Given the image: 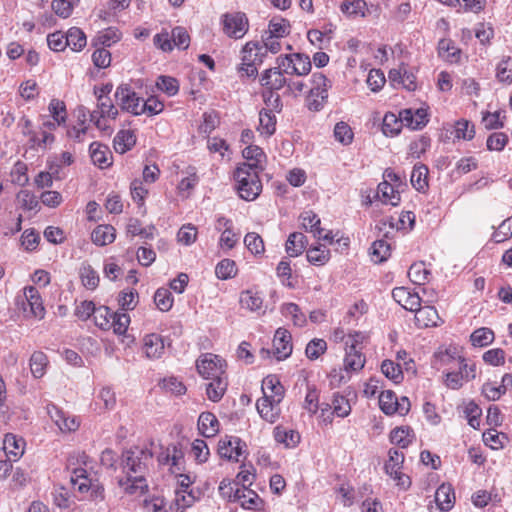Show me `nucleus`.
Returning <instances> with one entry per match:
<instances>
[{
  "label": "nucleus",
  "instance_id": "nucleus-38",
  "mask_svg": "<svg viewBox=\"0 0 512 512\" xmlns=\"http://www.w3.org/2000/svg\"><path fill=\"white\" fill-rule=\"evenodd\" d=\"M274 438L278 443L285 444L286 447H294L298 444L300 435L293 430H285L278 426L274 429Z\"/></svg>",
  "mask_w": 512,
  "mask_h": 512
},
{
  "label": "nucleus",
  "instance_id": "nucleus-35",
  "mask_svg": "<svg viewBox=\"0 0 512 512\" xmlns=\"http://www.w3.org/2000/svg\"><path fill=\"white\" fill-rule=\"evenodd\" d=\"M65 36L67 46H69L73 51H81L86 46V36L78 27L70 28Z\"/></svg>",
  "mask_w": 512,
  "mask_h": 512
},
{
  "label": "nucleus",
  "instance_id": "nucleus-26",
  "mask_svg": "<svg viewBox=\"0 0 512 512\" xmlns=\"http://www.w3.org/2000/svg\"><path fill=\"white\" fill-rule=\"evenodd\" d=\"M3 450L7 456L15 459L21 457L24 453V440L17 438L14 434H6L3 440Z\"/></svg>",
  "mask_w": 512,
  "mask_h": 512
},
{
  "label": "nucleus",
  "instance_id": "nucleus-31",
  "mask_svg": "<svg viewBox=\"0 0 512 512\" xmlns=\"http://www.w3.org/2000/svg\"><path fill=\"white\" fill-rule=\"evenodd\" d=\"M239 302L242 308L252 312L261 309L263 305L262 297L252 290L241 292Z\"/></svg>",
  "mask_w": 512,
  "mask_h": 512
},
{
  "label": "nucleus",
  "instance_id": "nucleus-29",
  "mask_svg": "<svg viewBox=\"0 0 512 512\" xmlns=\"http://www.w3.org/2000/svg\"><path fill=\"white\" fill-rule=\"evenodd\" d=\"M306 236L301 232H294L289 235L286 242V252L291 257L299 256L306 248Z\"/></svg>",
  "mask_w": 512,
  "mask_h": 512
},
{
  "label": "nucleus",
  "instance_id": "nucleus-32",
  "mask_svg": "<svg viewBox=\"0 0 512 512\" xmlns=\"http://www.w3.org/2000/svg\"><path fill=\"white\" fill-rule=\"evenodd\" d=\"M439 55L449 61V62H458L460 59V49H458L454 42L450 39H442L438 44Z\"/></svg>",
  "mask_w": 512,
  "mask_h": 512
},
{
  "label": "nucleus",
  "instance_id": "nucleus-60",
  "mask_svg": "<svg viewBox=\"0 0 512 512\" xmlns=\"http://www.w3.org/2000/svg\"><path fill=\"white\" fill-rule=\"evenodd\" d=\"M455 138L463 140H471L474 137V125L469 121L461 119L455 123Z\"/></svg>",
  "mask_w": 512,
  "mask_h": 512
},
{
  "label": "nucleus",
  "instance_id": "nucleus-40",
  "mask_svg": "<svg viewBox=\"0 0 512 512\" xmlns=\"http://www.w3.org/2000/svg\"><path fill=\"white\" fill-rule=\"evenodd\" d=\"M290 33V24L286 19L273 18L269 22L268 31L265 34H269L275 37H285Z\"/></svg>",
  "mask_w": 512,
  "mask_h": 512
},
{
  "label": "nucleus",
  "instance_id": "nucleus-18",
  "mask_svg": "<svg viewBox=\"0 0 512 512\" xmlns=\"http://www.w3.org/2000/svg\"><path fill=\"white\" fill-rule=\"evenodd\" d=\"M89 150L91 160L95 165L101 169L111 165L112 154L108 146L99 142H93L90 144Z\"/></svg>",
  "mask_w": 512,
  "mask_h": 512
},
{
  "label": "nucleus",
  "instance_id": "nucleus-34",
  "mask_svg": "<svg viewBox=\"0 0 512 512\" xmlns=\"http://www.w3.org/2000/svg\"><path fill=\"white\" fill-rule=\"evenodd\" d=\"M48 358L42 351H35L30 357V370L35 378H41L46 372Z\"/></svg>",
  "mask_w": 512,
  "mask_h": 512
},
{
  "label": "nucleus",
  "instance_id": "nucleus-61",
  "mask_svg": "<svg viewBox=\"0 0 512 512\" xmlns=\"http://www.w3.org/2000/svg\"><path fill=\"white\" fill-rule=\"evenodd\" d=\"M97 98V108L100 110V116L107 117L110 119H116L118 115V110L112 104L111 100L108 97H104L103 95H98Z\"/></svg>",
  "mask_w": 512,
  "mask_h": 512
},
{
  "label": "nucleus",
  "instance_id": "nucleus-53",
  "mask_svg": "<svg viewBox=\"0 0 512 512\" xmlns=\"http://www.w3.org/2000/svg\"><path fill=\"white\" fill-rule=\"evenodd\" d=\"M335 139L343 145L352 143L354 134L351 127L345 122H338L334 127Z\"/></svg>",
  "mask_w": 512,
  "mask_h": 512
},
{
  "label": "nucleus",
  "instance_id": "nucleus-4",
  "mask_svg": "<svg viewBox=\"0 0 512 512\" xmlns=\"http://www.w3.org/2000/svg\"><path fill=\"white\" fill-rule=\"evenodd\" d=\"M198 373L204 379H212L226 375V362L218 355L205 353L196 362Z\"/></svg>",
  "mask_w": 512,
  "mask_h": 512
},
{
  "label": "nucleus",
  "instance_id": "nucleus-47",
  "mask_svg": "<svg viewBox=\"0 0 512 512\" xmlns=\"http://www.w3.org/2000/svg\"><path fill=\"white\" fill-rule=\"evenodd\" d=\"M281 311L285 317H291L296 326L302 327L306 322L305 315L300 311L299 306L295 303L284 304Z\"/></svg>",
  "mask_w": 512,
  "mask_h": 512
},
{
  "label": "nucleus",
  "instance_id": "nucleus-44",
  "mask_svg": "<svg viewBox=\"0 0 512 512\" xmlns=\"http://www.w3.org/2000/svg\"><path fill=\"white\" fill-rule=\"evenodd\" d=\"M382 373L394 383H400L403 379V373L399 364L392 360H384L381 364Z\"/></svg>",
  "mask_w": 512,
  "mask_h": 512
},
{
  "label": "nucleus",
  "instance_id": "nucleus-49",
  "mask_svg": "<svg viewBox=\"0 0 512 512\" xmlns=\"http://www.w3.org/2000/svg\"><path fill=\"white\" fill-rule=\"evenodd\" d=\"M154 302L159 310L163 312L169 311L173 305L171 292L166 288L157 289L154 295Z\"/></svg>",
  "mask_w": 512,
  "mask_h": 512
},
{
  "label": "nucleus",
  "instance_id": "nucleus-25",
  "mask_svg": "<svg viewBox=\"0 0 512 512\" xmlns=\"http://www.w3.org/2000/svg\"><path fill=\"white\" fill-rule=\"evenodd\" d=\"M113 144L116 152L124 154L136 144V136L131 130H121L116 134Z\"/></svg>",
  "mask_w": 512,
  "mask_h": 512
},
{
  "label": "nucleus",
  "instance_id": "nucleus-19",
  "mask_svg": "<svg viewBox=\"0 0 512 512\" xmlns=\"http://www.w3.org/2000/svg\"><path fill=\"white\" fill-rule=\"evenodd\" d=\"M287 80L284 77V73L276 66L265 70L261 77V85L267 87L270 90H280L287 85Z\"/></svg>",
  "mask_w": 512,
  "mask_h": 512
},
{
  "label": "nucleus",
  "instance_id": "nucleus-58",
  "mask_svg": "<svg viewBox=\"0 0 512 512\" xmlns=\"http://www.w3.org/2000/svg\"><path fill=\"white\" fill-rule=\"evenodd\" d=\"M171 38L173 47H177L179 49H187L190 44V36L187 30L183 27L177 26L171 31Z\"/></svg>",
  "mask_w": 512,
  "mask_h": 512
},
{
  "label": "nucleus",
  "instance_id": "nucleus-59",
  "mask_svg": "<svg viewBox=\"0 0 512 512\" xmlns=\"http://www.w3.org/2000/svg\"><path fill=\"white\" fill-rule=\"evenodd\" d=\"M327 349V343L323 339L311 340L305 349L306 356L310 360L318 359Z\"/></svg>",
  "mask_w": 512,
  "mask_h": 512
},
{
  "label": "nucleus",
  "instance_id": "nucleus-5",
  "mask_svg": "<svg viewBox=\"0 0 512 512\" xmlns=\"http://www.w3.org/2000/svg\"><path fill=\"white\" fill-rule=\"evenodd\" d=\"M16 305L22 307L24 312H27L33 317L42 319L45 315V308L38 290L29 286L24 289L23 295L16 298Z\"/></svg>",
  "mask_w": 512,
  "mask_h": 512
},
{
  "label": "nucleus",
  "instance_id": "nucleus-1",
  "mask_svg": "<svg viewBox=\"0 0 512 512\" xmlns=\"http://www.w3.org/2000/svg\"><path fill=\"white\" fill-rule=\"evenodd\" d=\"M153 454L147 448L133 447L122 454L123 470L127 473L125 478L118 480V485L129 495H142L148 488L145 474Z\"/></svg>",
  "mask_w": 512,
  "mask_h": 512
},
{
  "label": "nucleus",
  "instance_id": "nucleus-13",
  "mask_svg": "<svg viewBox=\"0 0 512 512\" xmlns=\"http://www.w3.org/2000/svg\"><path fill=\"white\" fill-rule=\"evenodd\" d=\"M280 403L281 402H274V399H269V397H261L256 402V408L263 420L273 424L280 417Z\"/></svg>",
  "mask_w": 512,
  "mask_h": 512
},
{
  "label": "nucleus",
  "instance_id": "nucleus-33",
  "mask_svg": "<svg viewBox=\"0 0 512 512\" xmlns=\"http://www.w3.org/2000/svg\"><path fill=\"white\" fill-rule=\"evenodd\" d=\"M276 130V116L267 110H262L259 113V126L258 131L267 137L271 136Z\"/></svg>",
  "mask_w": 512,
  "mask_h": 512
},
{
  "label": "nucleus",
  "instance_id": "nucleus-51",
  "mask_svg": "<svg viewBox=\"0 0 512 512\" xmlns=\"http://www.w3.org/2000/svg\"><path fill=\"white\" fill-rule=\"evenodd\" d=\"M113 313L109 307L101 306L95 309L94 320L98 327L103 330L111 329L110 322L112 320Z\"/></svg>",
  "mask_w": 512,
  "mask_h": 512
},
{
  "label": "nucleus",
  "instance_id": "nucleus-42",
  "mask_svg": "<svg viewBox=\"0 0 512 512\" xmlns=\"http://www.w3.org/2000/svg\"><path fill=\"white\" fill-rule=\"evenodd\" d=\"M430 271L423 262L414 263L410 266L408 276L410 280L417 285H422L428 280Z\"/></svg>",
  "mask_w": 512,
  "mask_h": 512
},
{
  "label": "nucleus",
  "instance_id": "nucleus-63",
  "mask_svg": "<svg viewBox=\"0 0 512 512\" xmlns=\"http://www.w3.org/2000/svg\"><path fill=\"white\" fill-rule=\"evenodd\" d=\"M464 413L468 424L472 428L477 429L480 425V416L482 414L480 407L474 402H469L464 409Z\"/></svg>",
  "mask_w": 512,
  "mask_h": 512
},
{
  "label": "nucleus",
  "instance_id": "nucleus-46",
  "mask_svg": "<svg viewBox=\"0 0 512 512\" xmlns=\"http://www.w3.org/2000/svg\"><path fill=\"white\" fill-rule=\"evenodd\" d=\"M197 500L193 490L187 491L184 493L183 491L175 492V506L177 512H185V509L193 506L195 501Z\"/></svg>",
  "mask_w": 512,
  "mask_h": 512
},
{
  "label": "nucleus",
  "instance_id": "nucleus-43",
  "mask_svg": "<svg viewBox=\"0 0 512 512\" xmlns=\"http://www.w3.org/2000/svg\"><path fill=\"white\" fill-rule=\"evenodd\" d=\"M427 174L428 169L424 165L415 166L411 173V184L412 186L418 190L423 191L427 186Z\"/></svg>",
  "mask_w": 512,
  "mask_h": 512
},
{
  "label": "nucleus",
  "instance_id": "nucleus-8",
  "mask_svg": "<svg viewBox=\"0 0 512 512\" xmlns=\"http://www.w3.org/2000/svg\"><path fill=\"white\" fill-rule=\"evenodd\" d=\"M223 30L229 37L239 39L248 31V20L245 14L236 12L225 14L223 19Z\"/></svg>",
  "mask_w": 512,
  "mask_h": 512
},
{
  "label": "nucleus",
  "instance_id": "nucleus-50",
  "mask_svg": "<svg viewBox=\"0 0 512 512\" xmlns=\"http://www.w3.org/2000/svg\"><path fill=\"white\" fill-rule=\"evenodd\" d=\"M80 277L82 284L87 289L94 290L99 284V276L90 265L82 266L80 269Z\"/></svg>",
  "mask_w": 512,
  "mask_h": 512
},
{
  "label": "nucleus",
  "instance_id": "nucleus-54",
  "mask_svg": "<svg viewBox=\"0 0 512 512\" xmlns=\"http://www.w3.org/2000/svg\"><path fill=\"white\" fill-rule=\"evenodd\" d=\"M129 323L130 317L127 313L114 312L110 325L114 333L118 335H123L127 331Z\"/></svg>",
  "mask_w": 512,
  "mask_h": 512
},
{
  "label": "nucleus",
  "instance_id": "nucleus-17",
  "mask_svg": "<svg viewBox=\"0 0 512 512\" xmlns=\"http://www.w3.org/2000/svg\"><path fill=\"white\" fill-rule=\"evenodd\" d=\"M261 390L263 397L274 399V402H281L284 398V387L275 375H268L263 379Z\"/></svg>",
  "mask_w": 512,
  "mask_h": 512
},
{
  "label": "nucleus",
  "instance_id": "nucleus-9",
  "mask_svg": "<svg viewBox=\"0 0 512 512\" xmlns=\"http://www.w3.org/2000/svg\"><path fill=\"white\" fill-rule=\"evenodd\" d=\"M404 461V455L398 450L391 449L389 451V459L385 463V471L394 479H398V485L405 487L409 486L410 481L407 476L401 474L400 469Z\"/></svg>",
  "mask_w": 512,
  "mask_h": 512
},
{
  "label": "nucleus",
  "instance_id": "nucleus-23",
  "mask_svg": "<svg viewBox=\"0 0 512 512\" xmlns=\"http://www.w3.org/2000/svg\"><path fill=\"white\" fill-rule=\"evenodd\" d=\"M401 122H405L413 130L422 128L427 123V113L423 109L413 112L411 109L403 110L400 113Z\"/></svg>",
  "mask_w": 512,
  "mask_h": 512
},
{
  "label": "nucleus",
  "instance_id": "nucleus-55",
  "mask_svg": "<svg viewBox=\"0 0 512 512\" xmlns=\"http://www.w3.org/2000/svg\"><path fill=\"white\" fill-rule=\"evenodd\" d=\"M243 157L247 160L254 161L253 163H246L247 165H255V170H263L261 166L262 160L265 157L263 150L258 146H248L243 150Z\"/></svg>",
  "mask_w": 512,
  "mask_h": 512
},
{
  "label": "nucleus",
  "instance_id": "nucleus-2",
  "mask_svg": "<svg viewBox=\"0 0 512 512\" xmlns=\"http://www.w3.org/2000/svg\"><path fill=\"white\" fill-rule=\"evenodd\" d=\"M234 177L237 183L239 196L246 201L255 200L262 191L259 171L255 165L240 164L235 170Z\"/></svg>",
  "mask_w": 512,
  "mask_h": 512
},
{
  "label": "nucleus",
  "instance_id": "nucleus-37",
  "mask_svg": "<svg viewBox=\"0 0 512 512\" xmlns=\"http://www.w3.org/2000/svg\"><path fill=\"white\" fill-rule=\"evenodd\" d=\"M291 56L293 60L292 73L298 76L307 75L311 70L310 58L301 53H294Z\"/></svg>",
  "mask_w": 512,
  "mask_h": 512
},
{
  "label": "nucleus",
  "instance_id": "nucleus-27",
  "mask_svg": "<svg viewBox=\"0 0 512 512\" xmlns=\"http://www.w3.org/2000/svg\"><path fill=\"white\" fill-rule=\"evenodd\" d=\"M377 196L384 204L397 206L400 202V195L395 191L392 184L385 180L378 185Z\"/></svg>",
  "mask_w": 512,
  "mask_h": 512
},
{
  "label": "nucleus",
  "instance_id": "nucleus-15",
  "mask_svg": "<svg viewBox=\"0 0 512 512\" xmlns=\"http://www.w3.org/2000/svg\"><path fill=\"white\" fill-rule=\"evenodd\" d=\"M164 341L156 333L145 335L143 338V351L148 359H159L164 354Z\"/></svg>",
  "mask_w": 512,
  "mask_h": 512
},
{
  "label": "nucleus",
  "instance_id": "nucleus-64",
  "mask_svg": "<svg viewBox=\"0 0 512 512\" xmlns=\"http://www.w3.org/2000/svg\"><path fill=\"white\" fill-rule=\"evenodd\" d=\"M197 238V228L192 224L183 225L177 234V239L184 245H191Z\"/></svg>",
  "mask_w": 512,
  "mask_h": 512
},
{
  "label": "nucleus",
  "instance_id": "nucleus-11",
  "mask_svg": "<svg viewBox=\"0 0 512 512\" xmlns=\"http://www.w3.org/2000/svg\"><path fill=\"white\" fill-rule=\"evenodd\" d=\"M273 355L279 360L286 359L292 353L291 334L284 328H278L273 339Z\"/></svg>",
  "mask_w": 512,
  "mask_h": 512
},
{
  "label": "nucleus",
  "instance_id": "nucleus-3",
  "mask_svg": "<svg viewBox=\"0 0 512 512\" xmlns=\"http://www.w3.org/2000/svg\"><path fill=\"white\" fill-rule=\"evenodd\" d=\"M241 54L239 72L247 77H255L258 73L257 66L263 63L266 56L263 47L256 42H248L243 47Z\"/></svg>",
  "mask_w": 512,
  "mask_h": 512
},
{
  "label": "nucleus",
  "instance_id": "nucleus-52",
  "mask_svg": "<svg viewBox=\"0 0 512 512\" xmlns=\"http://www.w3.org/2000/svg\"><path fill=\"white\" fill-rule=\"evenodd\" d=\"M496 77L500 82H512V59L504 57L496 67Z\"/></svg>",
  "mask_w": 512,
  "mask_h": 512
},
{
  "label": "nucleus",
  "instance_id": "nucleus-24",
  "mask_svg": "<svg viewBox=\"0 0 512 512\" xmlns=\"http://www.w3.org/2000/svg\"><path fill=\"white\" fill-rule=\"evenodd\" d=\"M115 237V228L111 225H99L91 234L93 243L98 246H105L112 243Z\"/></svg>",
  "mask_w": 512,
  "mask_h": 512
},
{
  "label": "nucleus",
  "instance_id": "nucleus-21",
  "mask_svg": "<svg viewBox=\"0 0 512 512\" xmlns=\"http://www.w3.org/2000/svg\"><path fill=\"white\" fill-rule=\"evenodd\" d=\"M219 421L211 412H202L198 418L199 432L206 438L214 437L219 431Z\"/></svg>",
  "mask_w": 512,
  "mask_h": 512
},
{
  "label": "nucleus",
  "instance_id": "nucleus-36",
  "mask_svg": "<svg viewBox=\"0 0 512 512\" xmlns=\"http://www.w3.org/2000/svg\"><path fill=\"white\" fill-rule=\"evenodd\" d=\"M371 258L375 263H382L391 254L390 245L385 240H376L371 247Z\"/></svg>",
  "mask_w": 512,
  "mask_h": 512
},
{
  "label": "nucleus",
  "instance_id": "nucleus-12",
  "mask_svg": "<svg viewBox=\"0 0 512 512\" xmlns=\"http://www.w3.org/2000/svg\"><path fill=\"white\" fill-rule=\"evenodd\" d=\"M393 299L404 309L414 312L421 305V298L418 293L411 292L406 287H396L392 291Z\"/></svg>",
  "mask_w": 512,
  "mask_h": 512
},
{
  "label": "nucleus",
  "instance_id": "nucleus-14",
  "mask_svg": "<svg viewBox=\"0 0 512 512\" xmlns=\"http://www.w3.org/2000/svg\"><path fill=\"white\" fill-rule=\"evenodd\" d=\"M357 340L353 339L351 344L349 341L346 342V356L344 358V369L346 372L349 371H359L365 365V357L363 354L356 348Z\"/></svg>",
  "mask_w": 512,
  "mask_h": 512
},
{
  "label": "nucleus",
  "instance_id": "nucleus-20",
  "mask_svg": "<svg viewBox=\"0 0 512 512\" xmlns=\"http://www.w3.org/2000/svg\"><path fill=\"white\" fill-rule=\"evenodd\" d=\"M210 380L211 381L206 385L207 397L212 402H219L223 398L228 387L227 374L217 376Z\"/></svg>",
  "mask_w": 512,
  "mask_h": 512
},
{
  "label": "nucleus",
  "instance_id": "nucleus-7",
  "mask_svg": "<svg viewBox=\"0 0 512 512\" xmlns=\"http://www.w3.org/2000/svg\"><path fill=\"white\" fill-rule=\"evenodd\" d=\"M114 96L122 110L138 115L141 99L129 85L118 86Z\"/></svg>",
  "mask_w": 512,
  "mask_h": 512
},
{
  "label": "nucleus",
  "instance_id": "nucleus-22",
  "mask_svg": "<svg viewBox=\"0 0 512 512\" xmlns=\"http://www.w3.org/2000/svg\"><path fill=\"white\" fill-rule=\"evenodd\" d=\"M435 501L443 511L452 509L455 502V493L450 484H442L435 492Z\"/></svg>",
  "mask_w": 512,
  "mask_h": 512
},
{
  "label": "nucleus",
  "instance_id": "nucleus-57",
  "mask_svg": "<svg viewBox=\"0 0 512 512\" xmlns=\"http://www.w3.org/2000/svg\"><path fill=\"white\" fill-rule=\"evenodd\" d=\"M244 244L252 254L258 255L264 252L263 239L255 232H249L245 235Z\"/></svg>",
  "mask_w": 512,
  "mask_h": 512
},
{
  "label": "nucleus",
  "instance_id": "nucleus-10",
  "mask_svg": "<svg viewBox=\"0 0 512 512\" xmlns=\"http://www.w3.org/2000/svg\"><path fill=\"white\" fill-rule=\"evenodd\" d=\"M244 447L240 438L226 436L218 442V454L221 458L238 461Z\"/></svg>",
  "mask_w": 512,
  "mask_h": 512
},
{
  "label": "nucleus",
  "instance_id": "nucleus-62",
  "mask_svg": "<svg viewBox=\"0 0 512 512\" xmlns=\"http://www.w3.org/2000/svg\"><path fill=\"white\" fill-rule=\"evenodd\" d=\"M191 452L195 460L199 463L206 462L210 454L207 443L202 439H196L193 441Z\"/></svg>",
  "mask_w": 512,
  "mask_h": 512
},
{
  "label": "nucleus",
  "instance_id": "nucleus-30",
  "mask_svg": "<svg viewBox=\"0 0 512 512\" xmlns=\"http://www.w3.org/2000/svg\"><path fill=\"white\" fill-rule=\"evenodd\" d=\"M300 219L302 220V226L306 231L321 239L323 229L320 227L321 221L317 214L313 211H304L300 215Z\"/></svg>",
  "mask_w": 512,
  "mask_h": 512
},
{
  "label": "nucleus",
  "instance_id": "nucleus-48",
  "mask_svg": "<svg viewBox=\"0 0 512 512\" xmlns=\"http://www.w3.org/2000/svg\"><path fill=\"white\" fill-rule=\"evenodd\" d=\"M156 86L159 90L166 93L168 96H174L179 91L178 81L171 76H159L156 81Z\"/></svg>",
  "mask_w": 512,
  "mask_h": 512
},
{
  "label": "nucleus",
  "instance_id": "nucleus-45",
  "mask_svg": "<svg viewBox=\"0 0 512 512\" xmlns=\"http://www.w3.org/2000/svg\"><path fill=\"white\" fill-rule=\"evenodd\" d=\"M340 9L349 17L364 16L366 2L363 0L344 1L341 4Z\"/></svg>",
  "mask_w": 512,
  "mask_h": 512
},
{
  "label": "nucleus",
  "instance_id": "nucleus-56",
  "mask_svg": "<svg viewBox=\"0 0 512 512\" xmlns=\"http://www.w3.org/2000/svg\"><path fill=\"white\" fill-rule=\"evenodd\" d=\"M236 264L233 260H221L215 269V273L219 279L226 280L236 275Z\"/></svg>",
  "mask_w": 512,
  "mask_h": 512
},
{
  "label": "nucleus",
  "instance_id": "nucleus-28",
  "mask_svg": "<svg viewBox=\"0 0 512 512\" xmlns=\"http://www.w3.org/2000/svg\"><path fill=\"white\" fill-rule=\"evenodd\" d=\"M390 439L393 444H396L401 448H406L414 441L415 434L408 426L397 427L391 431Z\"/></svg>",
  "mask_w": 512,
  "mask_h": 512
},
{
  "label": "nucleus",
  "instance_id": "nucleus-6",
  "mask_svg": "<svg viewBox=\"0 0 512 512\" xmlns=\"http://www.w3.org/2000/svg\"><path fill=\"white\" fill-rule=\"evenodd\" d=\"M379 406L386 415L398 413L403 416L410 410V402L407 397L397 398L391 390L382 391L379 395Z\"/></svg>",
  "mask_w": 512,
  "mask_h": 512
},
{
  "label": "nucleus",
  "instance_id": "nucleus-41",
  "mask_svg": "<svg viewBox=\"0 0 512 512\" xmlns=\"http://www.w3.org/2000/svg\"><path fill=\"white\" fill-rule=\"evenodd\" d=\"M71 483L81 493L87 492L92 485L91 480L87 476V471L83 468H76L73 470Z\"/></svg>",
  "mask_w": 512,
  "mask_h": 512
},
{
  "label": "nucleus",
  "instance_id": "nucleus-39",
  "mask_svg": "<svg viewBox=\"0 0 512 512\" xmlns=\"http://www.w3.org/2000/svg\"><path fill=\"white\" fill-rule=\"evenodd\" d=\"M470 340L473 346L485 347L493 342L494 333L491 329L482 327L471 334Z\"/></svg>",
  "mask_w": 512,
  "mask_h": 512
},
{
  "label": "nucleus",
  "instance_id": "nucleus-16",
  "mask_svg": "<svg viewBox=\"0 0 512 512\" xmlns=\"http://www.w3.org/2000/svg\"><path fill=\"white\" fill-rule=\"evenodd\" d=\"M415 323L420 328L434 327L438 325L440 317L435 307L430 305L419 306L414 310Z\"/></svg>",
  "mask_w": 512,
  "mask_h": 512
}]
</instances>
